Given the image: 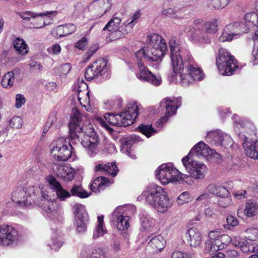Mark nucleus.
<instances>
[{"label": "nucleus", "instance_id": "nucleus-24", "mask_svg": "<svg viewBox=\"0 0 258 258\" xmlns=\"http://www.w3.org/2000/svg\"><path fill=\"white\" fill-rule=\"evenodd\" d=\"M26 191L24 189L20 187L12 193V199L14 202L21 206H28L31 204V201L28 197L26 198Z\"/></svg>", "mask_w": 258, "mask_h": 258}, {"label": "nucleus", "instance_id": "nucleus-4", "mask_svg": "<svg viewBox=\"0 0 258 258\" xmlns=\"http://www.w3.org/2000/svg\"><path fill=\"white\" fill-rule=\"evenodd\" d=\"M235 131L241 142L245 155L253 159H258V141H252L255 136L254 125L247 121H235Z\"/></svg>", "mask_w": 258, "mask_h": 258}, {"label": "nucleus", "instance_id": "nucleus-36", "mask_svg": "<svg viewBox=\"0 0 258 258\" xmlns=\"http://www.w3.org/2000/svg\"><path fill=\"white\" fill-rule=\"evenodd\" d=\"M199 26L211 35L218 31V21L213 19Z\"/></svg>", "mask_w": 258, "mask_h": 258}, {"label": "nucleus", "instance_id": "nucleus-47", "mask_svg": "<svg viewBox=\"0 0 258 258\" xmlns=\"http://www.w3.org/2000/svg\"><path fill=\"white\" fill-rule=\"evenodd\" d=\"M161 17L163 18H170L177 19L179 18L177 14V11L174 9L167 8L162 10Z\"/></svg>", "mask_w": 258, "mask_h": 258}, {"label": "nucleus", "instance_id": "nucleus-34", "mask_svg": "<svg viewBox=\"0 0 258 258\" xmlns=\"http://www.w3.org/2000/svg\"><path fill=\"white\" fill-rule=\"evenodd\" d=\"M122 18L119 14L116 13L112 18L108 21L103 30H107L108 31H112L118 28L121 22Z\"/></svg>", "mask_w": 258, "mask_h": 258}, {"label": "nucleus", "instance_id": "nucleus-50", "mask_svg": "<svg viewBox=\"0 0 258 258\" xmlns=\"http://www.w3.org/2000/svg\"><path fill=\"white\" fill-rule=\"evenodd\" d=\"M63 244V241H62L60 237H52L50 243L48 244V246L52 249L57 250L59 249Z\"/></svg>", "mask_w": 258, "mask_h": 258}, {"label": "nucleus", "instance_id": "nucleus-5", "mask_svg": "<svg viewBox=\"0 0 258 258\" xmlns=\"http://www.w3.org/2000/svg\"><path fill=\"white\" fill-rule=\"evenodd\" d=\"M139 201L145 200L146 203L158 212H166L172 205L164 188L152 184L138 198Z\"/></svg>", "mask_w": 258, "mask_h": 258}, {"label": "nucleus", "instance_id": "nucleus-13", "mask_svg": "<svg viewBox=\"0 0 258 258\" xmlns=\"http://www.w3.org/2000/svg\"><path fill=\"white\" fill-rule=\"evenodd\" d=\"M56 13V11H48L45 13H38L31 11H25L19 13L18 15L23 20L30 21L33 28L39 29L45 25L43 17L55 15Z\"/></svg>", "mask_w": 258, "mask_h": 258}, {"label": "nucleus", "instance_id": "nucleus-16", "mask_svg": "<svg viewBox=\"0 0 258 258\" xmlns=\"http://www.w3.org/2000/svg\"><path fill=\"white\" fill-rule=\"evenodd\" d=\"M107 62L104 59H99L88 66L85 73L86 80H91L98 76L104 75L108 71Z\"/></svg>", "mask_w": 258, "mask_h": 258}, {"label": "nucleus", "instance_id": "nucleus-45", "mask_svg": "<svg viewBox=\"0 0 258 258\" xmlns=\"http://www.w3.org/2000/svg\"><path fill=\"white\" fill-rule=\"evenodd\" d=\"M233 145L232 139L231 137L223 133L222 137L218 142V146H222L225 148L231 147Z\"/></svg>", "mask_w": 258, "mask_h": 258}, {"label": "nucleus", "instance_id": "nucleus-63", "mask_svg": "<svg viewBox=\"0 0 258 258\" xmlns=\"http://www.w3.org/2000/svg\"><path fill=\"white\" fill-rule=\"evenodd\" d=\"M252 240L250 239H243L242 243L240 246V249L243 253H247L248 252V248L250 245V244L252 243L251 241Z\"/></svg>", "mask_w": 258, "mask_h": 258}, {"label": "nucleus", "instance_id": "nucleus-60", "mask_svg": "<svg viewBox=\"0 0 258 258\" xmlns=\"http://www.w3.org/2000/svg\"><path fill=\"white\" fill-rule=\"evenodd\" d=\"M98 49V46L97 44L92 45L88 51L86 53V57L85 58V61H87L90 59L91 57L93 55Z\"/></svg>", "mask_w": 258, "mask_h": 258}, {"label": "nucleus", "instance_id": "nucleus-10", "mask_svg": "<svg viewBox=\"0 0 258 258\" xmlns=\"http://www.w3.org/2000/svg\"><path fill=\"white\" fill-rule=\"evenodd\" d=\"M51 146V154L57 161H66L73 155V147L71 143L67 144L63 138L53 142Z\"/></svg>", "mask_w": 258, "mask_h": 258}, {"label": "nucleus", "instance_id": "nucleus-52", "mask_svg": "<svg viewBox=\"0 0 258 258\" xmlns=\"http://www.w3.org/2000/svg\"><path fill=\"white\" fill-rule=\"evenodd\" d=\"M118 172V169L115 162L106 164V173L114 177L117 175Z\"/></svg>", "mask_w": 258, "mask_h": 258}, {"label": "nucleus", "instance_id": "nucleus-11", "mask_svg": "<svg viewBox=\"0 0 258 258\" xmlns=\"http://www.w3.org/2000/svg\"><path fill=\"white\" fill-rule=\"evenodd\" d=\"M182 164L190 176L196 179H203L208 172L207 166L201 162L197 161L187 155L182 159Z\"/></svg>", "mask_w": 258, "mask_h": 258}, {"label": "nucleus", "instance_id": "nucleus-12", "mask_svg": "<svg viewBox=\"0 0 258 258\" xmlns=\"http://www.w3.org/2000/svg\"><path fill=\"white\" fill-rule=\"evenodd\" d=\"M75 222L76 230L78 233H84L89 223V216L84 205L76 204L74 206Z\"/></svg>", "mask_w": 258, "mask_h": 258}, {"label": "nucleus", "instance_id": "nucleus-62", "mask_svg": "<svg viewBox=\"0 0 258 258\" xmlns=\"http://www.w3.org/2000/svg\"><path fill=\"white\" fill-rule=\"evenodd\" d=\"M88 39L84 37L80 39L78 42L75 43V47L80 50L84 49L85 47L88 45Z\"/></svg>", "mask_w": 258, "mask_h": 258}, {"label": "nucleus", "instance_id": "nucleus-64", "mask_svg": "<svg viewBox=\"0 0 258 258\" xmlns=\"http://www.w3.org/2000/svg\"><path fill=\"white\" fill-rule=\"evenodd\" d=\"M141 13L140 11H138L136 12L130 18V21H128V22L131 23L134 27L136 25V24L138 23V20L141 17Z\"/></svg>", "mask_w": 258, "mask_h": 258}, {"label": "nucleus", "instance_id": "nucleus-59", "mask_svg": "<svg viewBox=\"0 0 258 258\" xmlns=\"http://www.w3.org/2000/svg\"><path fill=\"white\" fill-rule=\"evenodd\" d=\"M232 203V200L228 197H221L218 201V205L222 208H226Z\"/></svg>", "mask_w": 258, "mask_h": 258}, {"label": "nucleus", "instance_id": "nucleus-51", "mask_svg": "<svg viewBox=\"0 0 258 258\" xmlns=\"http://www.w3.org/2000/svg\"><path fill=\"white\" fill-rule=\"evenodd\" d=\"M23 123L22 118L19 116L13 117L9 121V125L12 128H20Z\"/></svg>", "mask_w": 258, "mask_h": 258}, {"label": "nucleus", "instance_id": "nucleus-20", "mask_svg": "<svg viewBox=\"0 0 258 258\" xmlns=\"http://www.w3.org/2000/svg\"><path fill=\"white\" fill-rule=\"evenodd\" d=\"M53 170L56 175L64 181H71L74 178L75 172L73 169L68 165H55Z\"/></svg>", "mask_w": 258, "mask_h": 258}, {"label": "nucleus", "instance_id": "nucleus-61", "mask_svg": "<svg viewBox=\"0 0 258 258\" xmlns=\"http://www.w3.org/2000/svg\"><path fill=\"white\" fill-rule=\"evenodd\" d=\"M26 102V99L23 95L18 94L16 96V103L15 106L16 108H20Z\"/></svg>", "mask_w": 258, "mask_h": 258}, {"label": "nucleus", "instance_id": "nucleus-26", "mask_svg": "<svg viewBox=\"0 0 258 258\" xmlns=\"http://www.w3.org/2000/svg\"><path fill=\"white\" fill-rule=\"evenodd\" d=\"M188 236V241L191 246L196 247L202 242V236L199 230L195 228L189 229L187 232Z\"/></svg>", "mask_w": 258, "mask_h": 258}, {"label": "nucleus", "instance_id": "nucleus-32", "mask_svg": "<svg viewBox=\"0 0 258 258\" xmlns=\"http://www.w3.org/2000/svg\"><path fill=\"white\" fill-rule=\"evenodd\" d=\"M14 49L18 54L26 55L29 51V47L26 42L20 38H17L13 42Z\"/></svg>", "mask_w": 258, "mask_h": 258}, {"label": "nucleus", "instance_id": "nucleus-14", "mask_svg": "<svg viewBox=\"0 0 258 258\" xmlns=\"http://www.w3.org/2000/svg\"><path fill=\"white\" fill-rule=\"evenodd\" d=\"M181 99L178 98L167 97L162 100L161 105L166 108L165 115L162 116L157 122V126H160L166 122L169 116L176 113V110L180 106Z\"/></svg>", "mask_w": 258, "mask_h": 258}, {"label": "nucleus", "instance_id": "nucleus-27", "mask_svg": "<svg viewBox=\"0 0 258 258\" xmlns=\"http://www.w3.org/2000/svg\"><path fill=\"white\" fill-rule=\"evenodd\" d=\"M110 184V180L104 177L100 176L95 179L90 185L91 190L95 192H99Z\"/></svg>", "mask_w": 258, "mask_h": 258}, {"label": "nucleus", "instance_id": "nucleus-56", "mask_svg": "<svg viewBox=\"0 0 258 258\" xmlns=\"http://www.w3.org/2000/svg\"><path fill=\"white\" fill-rule=\"evenodd\" d=\"M112 31V32L110 34V37L112 39V40L119 39L124 37L125 36L119 27Z\"/></svg>", "mask_w": 258, "mask_h": 258}, {"label": "nucleus", "instance_id": "nucleus-53", "mask_svg": "<svg viewBox=\"0 0 258 258\" xmlns=\"http://www.w3.org/2000/svg\"><path fill=\"white\" fill-rule=\"evenodd\" d=\"M190 198L189 193L187 191H184L178 197L176 202L178 205L181 206L188 203Z\"/></svg>", "mask_w": 258, "mask_h": 258}, {"label": "nucleus", "instance_id": "nucleus-17", "mask_svg": "<svg viewBox=\"0 0 258 258\" xmlns=\"http://www.w3.org/2000/svg\"><path fill=\"white\" fill-rule=\"evenodd\" d=\"M139 107L137 102L128 103L124 111L119 113L120 126H126L132 124L138 115Z\"/></svg>", "mask_w": 258, "mask_h": 258}, {"label": "nucleus", "instance_id": "nucleus-28", "mask_svg": "<svg viewBox=\"0 0 258 258\" xmlns=\"http://www.w3.org/2000/svg\"><path fill=\"white\" fill-rule=\"evenodd\" d=\"M82 254L86 255L87 258H105L104 252L101 248L88 246L84 248Z\"/></svg>", "mask_w": 258, "mask_h": 258}, {"label": "nucleus", "instance_id": "nucleus-44", "mask_svg": "<svg viewBox=\"0 0 258 258\" xmlns=\"http://www.w3.org/2000/svg\"><path fill=\"white\" fill-rule=\"evenodd\" d=\"M227 224L223 225L224 229L227 230H231L233 228L237 226L239 222L237 219L232 215H229L226 218Z\"/></svg>", "mask_w": 258, "mask_h": 258}, {"label": "nucleus", "instance_id": "nucleus-38", "mask_svg": "<svg viewBox=\"0 0 258 258\" xmlns=\"http://www.w3.org/2000/svg\"><path fill=\"white\" fill-rule=\"evenodd\" d=\"M257 210L258 204L254 201L249 200L245 204L244 213L246 216L250 217L255 215Z\"/></svg>", "mask_w": 258, "mask_h": 258}, {"label": "nucleus", "instance_id": "nucleus-37", "mask_svg": "<svg viewBox=\"0 0 258 258\" xmlns=\"http://www.w3.org/2000/svg\"><path fill=\"white\" fill-rule=\"evenodd\" d=\"M223 132L220 130L212 131L208 133L206 140L209 143L218 146V142L222 137Z\"/></svg>", "mask_w": 258, "mask_h": 258}, {"label": "nucleus", "instance_id": "nucleus-40", "mask_svg": "<svg viewBox=\"0 0 258 258\" xmlns=\"http://www.w3.org/2000/svg\"><path fill=\"white\" fill-rule=\"evenodd\" d=\"M133 145V141L130 140L123 141L121 145V151L122 153L125 154L130 157L132 159H135L136 155L133 152L132 146Z\"/></svg>", "mask_w": 258, "mask_h": 258}, {"label": "nucleus", "instance_id": "nucleus-19", "mask_svg": "<svg viewBox=\"0 0 258 258\" xmlns=\"http://www.w3.org/2000/svg\"><path fill=\"white\" fill-rule=\"evenodd\" d=\"M42 209L52 219H58L61 216L62 208L61 204L57 200L42 201L41 205Z\"/></svg>", "mask_w": 258, "mask_h": 258}, {"label": "nucleus", "instance_id": "nucleus-57", "mask_svg": "<svg viewBox=\"0 0 258 258\" xmlns=\"http://www.w3.org/2000/svg\"><path fill=\"white\" fill-rule=\"evenodd\" d=\"M247 234L248 239L253 240L258 237V229L255 228H249L245 230Z\"/></svg>", "mask_w": 258, "mask_h": 258}, {"label": "nucleus", "instance_id": "nucleus-33", "mask_svg": "<svg viewBox=\"0 0 258 258\" xmlns=\"http://www.w3.org/2000/svg\"><path fill=\"white\" fill-rule=\"evenodd\" d=\"M103 218L102 216H99L97 218V224L93 234L94 239H97L100 236H102L106 233L107 230L104 224Z\"/></svg>", "mask_w": 258, "mask_h": 258}, {"label": "nucleus", "instance_id": "nucleus-1", "mask_svg": "<svg viewBox=\"0 0 258 258\" xmlns=\"http://www.w3.org/2000/svg\"><path fill=\"white\" fill-rule=\"evenodd\" d=\"M148 46L140 49L135 53L138 68L136 75L137 78L142 81L159 86L162 83L161 77L153 75L145 66L142 60L149 62H161L167 50V45L162 37L156 33L148 36Z\"/></svg>", "mask_w": 258, "mask_h": 258}, {"label": "nucleus", "instance_id": "nucleus-54", "mask_svg": "<svg viewBox=\"0 0 258 258\" xmlns=\"http://www.w3.org/2000/svg\"><path fill=\"white\" fill-rule=\"evenodd\" d=\"M194 253L183 252L180 251H175L171 255V258H195Z\"/></svg>", "mask_w": 258, "mask_h": 258}, {"label": "nucleus", "instance_id": "nucleus-42", "mask_svg": "<svg viewBox=\"0 0 258 258\" xmlns=\"http://www.w3.org/2000/svg\"><path fill=\"white\" fill-rule=\"evenodd\" d=\"M97 5L98 7L100 16H103L108 11H110L111 8V3L109 0H98Z\"/></svg>", "mask_w": 258, "mask_h": 258}, {"label": "nucleus", "instance_id": "nucleus-30", "mask_svg": "<svg viewBox=\"0 0 258 258\" xmlns=\"http://www.w3.org/2000/svg\"><path fill=\"white\" fill-rule=\"evenodd\" d=\"M227 29H229L234 36L241 35L242 33L248 32L247 27L242 22H235L229 24L226 26Z\"/></svg>", "mask_w": 258, "mask_h": 258}, {"label": "nucleus", "instance_id": "nucleus-23", "mask_svg": "<svg viewBox=\"0 0 258 258\" xmlns=\"http://www.w3.org/2000/svg\"><path fill=\"white\" fill-rule=\"evenodd\" d=\"M77 30V26L72 23L59 25L52 29L51 33L54 37L59 38L74 33Z\"/></svg>", "mask_w": 258, "mask_h": 258}, {"label": "nucleus", "instance_id": "nucleus-3", "mask_svg": "<svg viewBox=\"0 0 258 258\" xmlns=\"http://www.w3.org/2000/svg\"><path fill=\"white\" fill-rule=\"evenodd\" d=\"M86 116L81 114L76 108L72 109V116L69 123L70 136L73 144L79 142L81 134L84 136L81 144L85 148L87 154L90 157H94L98 153V136L91 124L80 126L83 118Z\"/></svg>", "mask_w": 258, "mask_h": 258}, {"label": "nucleus", "instance_id": "nucleus-58", "mask_svg": "<svg viewBox=\"0 0 258 258\" xmlns=\"http://www.w3.org/2000/svg\"><path fill=\"white\" fill-rule=\"evenodd\" d=\"M61 47L58 44H54L47 48V50L50 55H57L61 51Z\"/></svg>", "mask_w": 258, "mask_h": 258}, {"label": "nucleus", "instance_id": "nucleus-22", "mask_svg": "<svg viewBox=\"0 0 258 258\" xmlns=\"http://www.w3.org/2000/svg\"><path fill=\"white\" fill-rule=\"evenodd\" d=\"M214 153V151L213 150L210 149L204 142L201 141L195 146L188 155H189L190 158H191L192 156H193V158L202 157L207 158Z\"/></svg>", "mask_w": 258, "mask_h": 258}, {"label": "nucleus", "instance_id": "nucleus-6", "mask_svg": "<svg viewBox=\"0 0 258 258\" xmlns=\"http://www.w3.org/2000/svg\"><path fill=\"white\" fill-rule=\"evenodd\" d=\"M156 177L162 184L169 183L187 182L189 176L179 172L174 167L172 163H168L161 165L156 170Z\"/></svg>", "mask_w": 258, "mask_h": 258}, {"label": "nucleus", "instance_id": "nucleus-9", "mask_svg": "<svg viewBox=\"0 0 258 258\" xmlns=\"http://www.w3.org/2000/svg\"><path fill=\"white\" fill-rule=\"evenodd\" d=\"M209 238L205 243V252L211 255L225 248L231 240L230 236L220 234L218 231H211L209 233Z\"/></svg>", "mask_w": 258, "mask_h": 258}, {"label": "nucleus", "instance_id": "nucleus-48", "mask_svg": "<svg viewBox=\"0 0 258 258\" xmlns=\"http://www.w3.org/2000/svg\"><path fill=\"white\" fill-rule=\"evenodd\" d=\"M234 36L233 33H231L229 29H227L226 26L221 35L219 38V41L222 42L229 41L232 40Z\"/></svg>", "mask_w": 258, "mask_h": 258}, {"label": "nucleus", "instance_id": "nucleus-2", "mask_svg": "<svg viewBox=\"0 0 258 258\" xmlns=\"http://www.w3.org/2000/svg\"><path fill=\"white\" fill-rule=\"evenodd\" d=\"M170 58L173 72L179 74L180 84L187 87L195 81H201L204 74L195 62L189 52L180 47L174 37L169 40Z\"/></svg>", "mask_w": 258, "mask_h": 258}, {"label": "nucleus", "instance_id": "nucleus-39", "mask_svg": "<svg viewBox=\"0 0 258 258\" xmlns=\"http://www.w3.org/2000/svg\"><path fill=\"white\" fill-rule=\"evenodd\" d=\"M71 197L72 196H77L80 198H86L90 195L84 190L81 185H74L70 190Z\"/></svg>", "mask_w": 258, "mask_h": 258}, {"label": "nucleus", "instance_id": "nucleus-8", "mask_svg": "<svg viewBox=\"0 0 258 258\" xmlns=\"http://www.w3.org/2000/svg\"><path fill=\"white\" fill-rule=\"evenodd\" d=\"M216 62L219 73L223 76L232 75L237 68V61L234 56L224 48L219 49Z\"/></svg>", "mask_w": 258, "mask_h": 258}, {"label": "nucleus", "instance_id": "nucleus-21", "mask_svg": "<svg viewBox=\"0 0 258 258\" xmlns=\"http://www.w3.org/2000/svg\"><path fill=\"white\" fill-rule=\"evenodd\" d=\"M48 182L51 188L55 193L56 196L60 201H65L71 197L70 192L63 188L61 184L53 177H50Z\"/></svg>", "mask_w": 258, "mask_h": 258}, {"label": "nucleus", "instance_id": "nucleus-15", "mask_svg": "<svg viewBox=\"0 0 258 258\" xmlns=\"http://www.w3.org/2000/svg\"><path fill=\"white\" fill-rule=\"evenodd\" d=\"M19 238L18 230L11 225H0V245L9 246L17 242Z\"/></svg>", "mask_w": 258, "mask_h": 258}, {"label": "nucleus", "instance_id": "nucleus-46", "mask_svg": "<svg viewBox=\"0 0 258 258\" xmlns=\"http://www.w3.org/2000/svg\"><path fill=\"white\" fill-rule=\"evenodd\" d=\"M139 131L147 137L149 138L154 135L156 131L151 125L141 124L138 127Z\"/></svg>", "mask_w": 258, "mask_h": 258}, {"label": "nucleus", "instance_id": "nucleus-49", "mask_svg": "<svg viewBox=\"0 0 258 258\" xmlns=\"http://www.w3.org/2000/svg\"><path fill=\"white\" fill-rule=\"evenodd\" d=\"M141 221L142 227L146 230L152 227L155 223L154 219L146 216H142L141 218Z\"/></svg>", "mask_w": 258, "mask_h": 258}, {"label": "nucleus", "instance_id": "nucleus-43", "mask_svg": "<svg viewBox=\"0 0 258 258\" xmlns=\"http://www.w3.org/2000/svg\"><path fill=\"white\" fill-rule=\"evenodd\" d=\"M119 114H114L113 113H108L104 115V118L107 122L111 125L120 126L119 119L118 118Z\"/></svg>", "mask_w": 258, "mask_h": 258}, {"label": "nucleus", "instance_id": "nucleus-31", "mask_svg": "<svg viewBox=\"0 0 258 258\" xmlns=\"http://www.w3.org/2000/svg\"><path fill=\"white\" fill-rule=\"evenodd\" d=\"M165 245V239L160 235L153 237L148 243L149 246L158 251H161Z\"/></svg>", "mask_w": 258, "mask_h": 258}, {"label": "nucleus", "instance_id": "nucleus-55", "mask_svg": "<svg viewBox=\"0 0 258 258\" xmlns=\"http://www.w3.org/2000/svg\"><path fill=\"white\" fill-rule=\"evenodd\" d=\"M134 27L128 22V21L124 22L122 23L121 26L119 27L125 36L131 33Z\"/></svg>", "mask_w": 258, "mask_h": 258}, {"label": "nucleus", "instance_id": "nucleus-18", "mask_svg": "<svg viewBox=\"0 0 258 258\" xmlns=\"http://www.w3.org/2000/svg\"><path fill=\"white\" fill-rule=\"evenodd\" d=\"M125 207H117L111 216V220L113 222L118 231H124L130 227V217L124 213Z\"/></svg>", "mask_w": 258, "mask_h": 258}, {"label": "nucleus", "instance_id": "nucleus-29", "mask_svg": "<svg viewBox=\"0 0 258 258\" xmlns=\"http://www.w3.org/2000/svg\"><path fill=\"white\" fill-rule=\"evenodd\" d=\"M89 94V92L87 89L83 91L78 90V99L80 104L85 107L87 111H91L92 107Z\"/></svg>", "mask_w": 258, "mask_h": 258}, {"label": "nucleus", "instance_id": "nucleus-35", "mask_svg": "<svg viewBox=\"0 0 258 258\" xmlns=\"http://www.w3.org/2000/svg\"><path fill=\"white\" fill-rule=\"evenodd\" d=\"M244 24L247 27L248 30L253 26L258 27V14L256 13H246L244 16Z\"/></svg>", "mask_w": 258, "mask_h": 258}, {"label": "nucleus", "instance_id": "nucleus-25", "mask_svg": "<svg viewBox=\"0 0 258 258\" xmlns=\"http://www.w3.org/2000/svg\"><path fill=\"white\" fill-rule=\"evenodd\" d=\"M20 72V69H15L6 73L2 78V86L6 88H11L14 84L15 79L19 76Z\"/></svg>", "mask_w": 258, "mask_h": 258}, {"label": "nucleus", "instance_id": "nucleus-7", "mask_svg": "<svg viewBox=\"0 0 258 258\" xmlns=\"http://www.w3.org/2000/svg\"><path fill=\"white\" fill-rule=\"evenodd\" d=\"M201 23V20H195L194 27L184 26L182 28L181 33L189 37L194 43L199 46H204L211 43V38L209 33L198 25Z\"/></svg>", "mask_w": 258, "mask_h": 258}, {"label": "nucleus", "instance_id": "nucleus-41", "mask_svg": "<svg viewBox=\"0 0 258 258\" xmlns=\"http://www.w3.org/2000/svg\"><path fill=\"white\" fill-rule=\"evenodd\" d=\"M229 3V0H207V5L211 9L215 10L225 8Z\"/></svg>", "mask_w": 258, "mask_h": 258}]
</instances>
